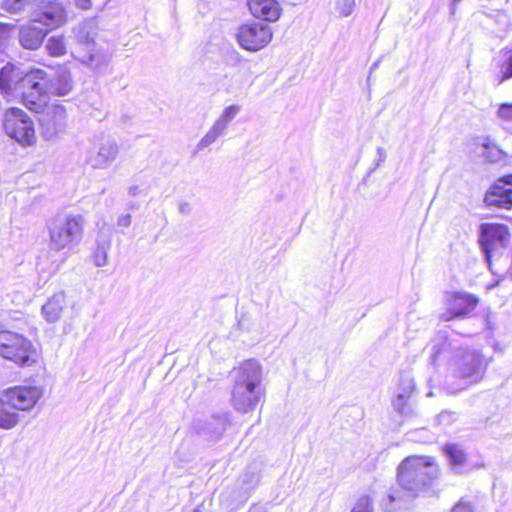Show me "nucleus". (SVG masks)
I'll use <instances>...</instances> for the list:
<instances>
[{"label":"nucleus","instance_id":"nucleus-9","mask_svg":"<svg viewBox=\"0 0 512 512\" xmlns=\"http://www.w3.org/2000/svg\"><path fill=\"white\" fill-rule=\"evenodd\" d=\"M272 37L271 27L263 23L244 24L238 28L236 33L239 46L250 52H257L266 47Z\"/></svg>","mask_w":512,"mask_h":512},{"label":"nucleus","instance_id":"nucleus-37","mask_svg":"<svg viewBox=\"0 0 512 512\" xmlns=\"http://www.w3.org/2000/svg\"><path fill=\"white\" fill-rule=\"evenodd\" d=\"M352 512H372V506H371V500L368 496L361 497L354 508L352 509Z\"/></svg>","mask_w":512,"mask_h":512},{"label":"nucleus","instance_id":"nucleus-8","mask_svg":"<svg viewBox=\"0 0 512 512\" xmlns=\"http://www.w3.org/2000/svg\"><path fill=\"white\" fill-rule=\"evenodd\" d=\"M511 234L504 224L484 223L480 226L479 243L487 262L498 256L508 246Z\"/></svg>","mask_w":512,"mask_h":512},{"label":"nucleus","instance_id":"nucleus-49","mask_svg":"<svg viewBox=\"0 0 512 512\" xmlns=\"http://www.w3.org/2000/svg\"><path fill=\"white\" fill-rule=\"evenodd\" d=\"M193 512H200V510H198V509H195V510H193Z\"/></svg>","mask_w":512,"mask_h":512},{"label":"nucleus","instance_id":"nucleus-19","mask_svg":"<svg viewBox=\"0 0 512 512\" xmlns=\"http://www.w3.org/2000/svg\"><path fill=\"white\" fill-rule=\"evenodd\" d=\"M47 30L41 28L39 24L31 22V24L21 27L19 31V43L28 50H37L43 43Z\"/></svg>","mask_w":512,"mask_h":512},{"label":"nucleus","instance_id":"nucleus-4","mask_svg":"<svg viewBox=\"0 0 512 512\" xmlns=\"http://www.w3.org/2000/svg\"><path fill=\"white\" fill-rule=\"evenodd\" d=\"M3 8L11 14H19L28 8L31 22L45 26L47 32L60 27L67 20V12L57 0H4Z\"/></svg>","mask_w":512,"mask_h":512},{"label":"nucleus","instance_id":"nucleus-25","mask_svg":"<svg viewBox=\"0 0 512 512\" xmlns=\"http://www.w3.org/2000/svg\"><path fill=\"white\" fill-rule=\"evenodd\" d=\"M66 307V297L64 293L54 294L42 307V314L45 319L54 323L58 321Z\"/></svg>","mask_w":512,"mask_h":512},{"label":"nucleus","instance_id":"nucleus-26","mask_svg":"<svg viewBox=\"0 0 512 512\" xmlns=\"http://www.w3.org/2000/svg\"><path fill=\"white\" fill-rule=\"evenodd\" d=\"M33 121L20 108H10L8 109L3 118V128H33Z\"/></svg>","mask_w":512,"mask_h":512},{"label":"nucleus","instance_id":"nucleus-10","mask_svg":"<svg viewBox=\"0 0 512 512\" xmlns=\"http://www.w3.org/2000/svg\"><path fill=\"white\" fill-rule=\"evenodd\" d=\"M445 299L447 313L441 315L444 321L469 315L479 303L477 296L464 291L448 292Z\"/></svg>","mask_w":512,"mask_h":512},{"label":"nucleus","instance_id":"nucleus-22","mask_svg":"<svg viewBox=\"0 0 512 512\" xmlns=\"http://www.w3.org/2000/svg\"><path fill=\"white\" fill-rule=\"evenodd\" d=\"M112 243V231L110 228H102L96 238V248L93 253V261L97 267H104L108 263V253Z\"/></svg>","mask_w":512,"mask_h":512},{"label":"nucleus","instance_id":"nucleus-27","mask_svg":"<svg viewBox=\"0 0 512 512\" xmlns=\"http://www.w3.org/2000/svg\"><path fill=\"white\" fill-rule=\"evenodd\" d=\"M19 421L20 415L7 401L5 394L2 393L0 396V428L4 430L13 429Z\"/></svg>","mask_w":512,"mask_h":512},{"label":"nucleus","instance_id":"nucleus-48","mask_svg":"<svg viewBox=\"0 0 512 512\" xmlns=\"http://www.w3.org/2000/svg\"><path fill=\"white\" fill-rule=\"evenodd\" d=\"M235 59H236V61H240L241 60V58H240L238 53L235 54Z\"/></svg>","mask_w":512,"mask_h":512},{"label":"nucleus","instance_id":"nucleus-35","mask_svg":"<svg viewBox=\"0 0 512 512\" xmlns=\"http://www.w3.org/2000/svg\"><path fill=\"white\" fill-rule=\"evenodd\" d=\"M458 418V415L454 411L444 410L439 413L435 419L436 423L440 426H450L453 424Z\"/></svg>","mask_w":512,"mask_h":512},{"label":"nucleus","instance_id":"nucleus-32","mask_svg":"<svg viewBox=\"0 0 512 512\" xmlns=\"http://www.w3.org/2000/svg\"><path fill=\"white\" fill-rule=\"evenodd\" d=\"M239 109L240 108L237 105H231V106L227 107L224 110L223 114L216 121L213 128H223L226 125H228V123L230 121H232L234 119V117L238 114Z\"/></svg>","mask_w":512,"mask_h":512},{"label":"nucleus","instance_id":"nucleus-7","mask_svg":"<svg viewBox=\"0 0 512 512\" xmlns=\"http://www.w3.org/2000/svg\"><path fill=\"white\" fill-rule=\"evenodd\" d=\"M46 71L35 69L27 72L24 87L19 92L23 104L35 113L41 112L49 101V92L45 85Z\"/></svg>","mask_w":512,"mask_h":512},{"label":"nucleus","instance_id":"nucleus-44","mask_svg":"<svg viewBox=\"0 0 512 512\" xmlns=\"http://www.w3.org/2000/svg\"><path fill=\"white\" fill-rule=\"evenodd\" d=\"M76 5L84 10L90 9L92 6L91 0H74Z\"/></svg>","mask_w":512,"mask_h":512},{"label":"nucleus","instance_id":"nucleus-47","mask_svg":"<svg viewBox=\"0 0 512 512\" xmlns=\"http://www.w3.org/2000/svg\"><path fill=\"white\" fill-rule=\"evenodd\" d=\"M51 136H52L51 134L44 133V137H45L46 139H50V138H51Z\"/></svg>","mask_w":512,"mask_h":512},{"label":"nucleus","instance_id":"nucleus-13","mask_svg":"<svg viewBox=\"0 0 512 512\" xmlns=\"http://www.w3.org/2000/svg\"><path fill=\"white\" fill-rule=\"evenodd\" d=\"M119 153L117 142L110 136H102L87 162L93 169H107L115 161Z\"/></svg>","mask_w":512,"mask_h":512},{"label":"nucleus","instance_id":"nucleus-41","mask_svg":"<svg viewBox=\"0 0 512 512\" xmlns=\"http://www.w3.org/2000/svg\"><path fill=\"white\" fill-rule=\"evenodd\" d=\"M132 216L131 214H122L117 218V227L119 228H127L131 225Z\"/></svg>","mask_w":512,"mask_h":512},{"label":"nucleus","instance_id":"nucleus-5","mask_svg":"<svg viewBox=\"0 0 512 512\" xmlns=\"http://www.w3.org/2000/svg\"><path fill=\"white\" fill-rule=\"evenodd\" d=\"M85 221L79 214L59 213L47 221L49 247L53 251L72 249L83 237Z\"/></svg>","mask_w":512,"mask_h":512},{"label":"nucleus","instance_id":"nucleus-15","mask_svg":"<svg viewBox=\"0 0 512 512\" xmlns=\"http://www.w3.org/2000/svg\"><path fill=\"white\" fill-rule=\"evenodd\" d=\"M27 78L20 67L8 63L0 70V90L7 95H19L24 87V80Z\"/></svg>","mask_w":512,"mask_h":512},{"label":"nucleus","instance_id":"nucleus-42","mask_svg":"<svg viewBox=\"0 0 512 512\" xmlns=\"http://www.w3.org/2000/svg\"><path fill=\"white\" fill-rule=\"evenodd\" d=\"M129 196L135 197L141 193V187L137 184H132L127 188Z\"/></svg>","mask_w":512,"mask_h":512},{"label":"nucleus","instance_id":"nucleus-17","mask_svg":"<svg viewBox=\"0 0 512 512\" xmlns=\"http://www.w3.org/2000/svg\"><path fill=\"white\" fill-rule=\"evenodd\" d=\"M228 416L226 414L212 416L206 421L198 420L194 423V429L200 435L210 440L218 439L226 430Z\"/></svg>","mask_w":512,"mask_h":512},{"label":"nucleus","instance_id":"nucleus-21","mask_svg":"<svg viewBox=\"0 0 512 512\" xmlns=\"http://www.w3.org/2000/svg\"><path fill=\"white\" fill-rule=\"evenodd\" d=\"M415 389V383L410 373L405 372L401 374L398 386V393L393 401L395 410L399 413L408 415L412 412V409L407 407L410 395Z\"/></svg>","mask_w":512,"mask_h":512},{"label":"nucleus","instance_id":"nucleus-40","mask_svg":"<svg viewBox=\"0 0 512 512\" xmlns=\"http://www.w3.org/2000/svg\"><path fill=\"white\" fill-rule=\"evenodd\" d=\"M450 512H474V509L470 502L460 500Z\"/></svg>","mask_w":512,"mask_h":512},{"label":"nucleus","instance_id":"nucleus-11","mask_svg":"<svg viewBox=\"0 0 512 512\" xmlns=\"http://www.w3.org/2000/svg\"><path fill=\"white\" fill-rule=\"evenodd\" d=\"M487 207L512 209V174L500 177L489 188L484 197Z\"/></svg>","mask_w":512,"mask_h":512},{"label":"nucleus","instance_id":"nucleus-1","mask_svg":"<svg viewBox=\"0 0 512 512\" xmlns=\"http://www.w3.org/2000/svg\"><path fill=\"white\" fill-rule=\"evenodd\" d=\"M427 348L433 365L447 361L449 375L445 389L451 394L480 382L488 366L479 350L460 347L455 340L448 339L446 332H439Z\"/></svg>","mask_w":512,"mask_h":512},{"label":"nucleus","instance_id":"nucleus-31","mask_svg":"<svg viewBox=\"0 0 512 512\" xmlns=\"http://www.w3.org/2000/svg\"><path fill=\"white\" fill-rule=\"evenodd\" d=\"M512 78V49L507 51L506 58L499 65V83Z\"/></svg>","mask_w":512,"mask_h":512},{"label":"nucleus","instance_id":"nucleus-12","mask_svg":"<svg viewBox=\"0 0 512 512\" xmlns=\"http://www.w3.org/2000/svg\"><path fill=\"white\" fill-rule=\"evenodd\" d=\"M3 393L12 407L19 411L31 410L43 395L42 389L36 386H15Z\"/></svg>","mask_w":512,"mask_h":512},{"label":"nucleus","instance_id":"nucleus-36","mask_svg":"<svg viewBox=\"0 0 512 512\" xmlns=\"http://www.w3.org/2000/svg\"><path fill=\"white\" fill-rule=\"evenodd\" d=\"M354 6H355V0H337L336 1V9L344 17L351 15V13L354 10Z\"/></svg>","mask_w":512,"mask_h":512},{"label":"nucleus","instance_id":"nucleus-29","mask_svg":"<svg viewBox=\"0 0 512 512\" xmlns=\"http://www.w3.org/2000/svg\"><path fill=\"white\" fill-rule=\"evenodd\" d=\"M7 135L22 146H31L36 142L35 130H7Z\"/></svg>","mask_w":512,"mask_h":512},{"label":"nucleus","instance_id":"nucleus-24","mask_svg":"<svg viewBox=\"0 0 512 512\" xmlns=\"http://www.w3.org/2000/svg\"><path fill=\"white\" fill-rule=\"evenodd\" d=\"M260 481V469L257 465L249 466L238 479L240 489V499L245 501L251 490H253Z\"/></svg>","mask_w":512,"mask_h":512},{"label":"nucleus","instance_id":"nucleus-46","mask_svg":"<svg viewBox=\"0 0 512 512\" xmlns=\"http://www.w3.org/2000/svg\"><path fill=\"white\" fill-rule=\"evenodd\" d=\"M484 322H485V326L488 330H493L492 323L488 317H486L484 319Z\"/></svg>","mask_w":512,"mask_h":512},{"label":"nucleus","instance_id":"nucleus-30","mask_svg":"<svg viewBox=\"0 0 512 512\" xmlns=\"http://www.w3.org/2000/svg\"><path fill=\"white\" fill-rule=\"evenodd\" d=\"M46 49L51 56H62L66 53V45L63 37L52 36L48 39Z\"/></svg>","mask_w":512,"mask_h":512},{"label":"nucleus","instance_id":"nucleus-34","mask_svg":"<svg viewBox=\"0 0 512 512\" xmlns=\"http://www.w3.org/2000/svg\"><path fill=\"white\" fill-rule=\"evenodd\" d=\"M220 131L221 130H209L197 144L196 151H201L213 144L221 136Z\"/></svg>","mask_w":512,"mask_h":512},{"label":"nucleus","instance_id":"nucleus-45","mask_svg":"<svg viewBox=\"0 0 512 512\" xmlns=\"http://www.w3.org/2000/svg\"><path fill=\"white\" fill-rule=\"evenodd\" d=\"M462 0H452L451 3V14L453 15L456 11V6L458 3H460Z\"/></svg>","mask_w":512,"mask_h":512},{"label":"nucleus","instance_id":"nucleus-2","mask_svg":"<svg viewBox=\"0 0 512 512\" xmlns=\"http://www.w3.org/2000/svg\"><path fill=\"white\" fill-rule=\"evenodd\" d=\"M231 404L240 413H249L265 396L262 367L255 359H248L234 368Z\"/></svg>","mask_w":512,"mask_h":512},{"label":"nucleus","instance_id":"nucleus-23","mask_svg":"<svg viewBox=\"0 0 512 512\" xmlns=\"http://www.w3.org/2000/svg\"><path fill=\"white\" fill-rule=\"evenodd\" d=\"M79 52L75 59L93 70H101L110 61V55L105 50L98 49L97 46Z\"/></svg>","mask_w":512,"mask_h":512},{"label":"nucleus","instance_id":"nucleus-38","mask_svg":"<svg viewBox=\"0 0 512 512\" xmlns=\"http://www.w3.org/2000/svg\"><path fill=\"white\" fill-rule=\"evenodd\" d=\"M50 114L52 115L54 119V125H61L62 120L65 119L66 112L63 106L61 105H55L51 108Z\"/></svg>","mask_w":512,"mask_h":512},{"label":"nucleus","instance_id":"nucleus-43","mask_svg":"<svg viewBox=\"0 0 512 512\" xmlns=\"http://www.w3.org/2000/svg\"><path fill=\"white\" fill-rule=\"evenodd\" d=\"M178 210L181 214H189L191 212V205L188 202H180L178 205Z\"/></svg>","mask_w":512,"mask_h":512},{"label":"nucleus","instance_id":"nucleus-16","mask_svg":"<svg viewBox=\"0 0 512 512\" xmlns=\"http://www.w3.org/2000/svg\"><path fill=\"white\" fill-rule=\"evenodd\" d=\"M44 82L49 94L56 96H66L74 87L71 73L66 68L58 69L53 75H49L46 72V79Z\"/></svg>","mask_w":512,"mask_h":512},{"label":"nucleus","instance_id":"nucleus-39","mask_svg":"<svg viewBox=\"0 0 512 512\" xmlns=\"http://www.w3.org/2000/svg\"><path fill=\"white\" fill-rule=\"evenodd\" d=\"M498 116L502 119L512 121V104H502L498 109Z\"/></svg>","mask_w":512,"mask_h":512},{"label":"nucleus","instance_id":"nucleus-20","mask_svg":"<svg viewBox=\"0 0 512 512\" xmlns=\"http://www.w3.org/2000/svg\"><path fill=\"white\" fill-rule=\"evenodd\" d=\"M247 4L254 17L266 21H276L281 13V7L276 0H247Z\"/></svg>","mask_w":512,"mask_h":512},{"label":"nucleus","instance_id":"nucleus-3","mask_svg":"<svg viewBox=\"0 0 512 512\" xmlns=\"http://www.w3.org/2000/svg\"><path fill=\"white\" fill-rule=\"evenodd\" d=\"M438 476V467L432 458L411 456L398 467V483L409 498L420 495Z\"/></svg>","mask_w":512,"mask_h":512},{"label":"nucleus","instance_id":"nucleus-6","mask_svg":"<svg viewBox=\"0 0 512 512\" xmlns=\"http://www.w3.org/2000/svg\"><path fill=\"white\" fill-rule=\"evenodd\" d=\"M0 356L20 367L31 366L38 359L31 340L10 330H0Z\"/></svg>","mask_w":512,"mask_h":512},{"label":"nucleus","instance_id":"nucleus-33","mask_svg":"<svg viewBox=\"0 0 512 512\" xmlns=\"http://www.w3.org/2000/svg\"><path fill=\"white\" fill-rule=\"evenodd\" d=\"M406 500L400 492L390 494L387 500L382 504V508L385 512H394L395 507H392V504H395L398 508H402L406 504Z\"/></svg>","mask_w":512,"mask_h":512},{"label":"nucleus","instance_id":"nucleus-18","mask_svg":"<svg viewBox=\"0 0 512 512\" xmlns=\"http://www.w3.org/2000/svg\"><path fill=\"white\" fill-rule=\"evenodd\" d=\"M443 450L453 473L461 475L472 470L467 454L461 445L448 443Z\"/></svg>","mask_w":512,"mask_h":512},{"label":"nucleus","instance_id":"nucleus-28","mask_svg":"<svg viewBox=\"0 0 512 512\" xmlns=\"http://www.w3.org/2000/svg\"><path fill=\"white\" fill-rule=\"evenodd\" d=\"M478 153L491 163H498L505 157L504 152L488 139L483 140L478 147Z\"/></svg>","mask_w":512,"mask_h":512},{"label":"nucleus","instance_id":"nucleus-14","mask_svg":"<svg viewBox=\"0 0 512 512\" xmlns=\"http://www.w3.org/2000/svg\"><path fill=\"white\" fill-rule=\"evenodd\" d=\"M97 30V23L94 19H87L73 28L71 38L73 40L72 54L74 57L79 55V51H86L96 46Z\"/></svg>","mask_w":512,"mask_h":512}]
</instances>
